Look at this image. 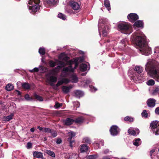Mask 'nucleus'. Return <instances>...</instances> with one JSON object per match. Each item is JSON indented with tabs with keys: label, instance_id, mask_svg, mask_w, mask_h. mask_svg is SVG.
<instances>
[{
	"label": "nucleus",
	"instance_id": "7ed1b4c3",
	"mask_svg": "<svg viewBox=\"0 0 159 159\" xmlns=\"http://www.w3.org/2000/svg\"><path fill=\"white\" fill-rule=\"evenodd\" d=\"M74 62L73 60H71L67 62L68 65H70L68 67H65L63 68L61 73V76L63 77H67L69 75H71L75 69H76L77 64L75 63V67L73 68L71 65Z\"/></svg>",
	"mask_w": 159,
	"mask_h": 159
},
{
	"label": "nucleus",
	"instance_id": "de8ad7c7",
	"mask_svg": "<svg viewBox=\"0 0 159 159\" xmlns=\"http://www.w3.org/2000/svg\"><path fill=\"white\" fill-rule=\"evenodd\" d=\"M142 115L143 117H147L148 116V113H147L146 111L144 110L142 113Z\"/></svg>",
	"mask_w": 159,
	"mask_h": 159
},
{
	"label": "nucleus",
	"instance_id": "4c0bfd02",
	"mask_svg": "<svg viewBox=\"0 0 159 159\" xmlns=\"http://www.w3.org/2000/svg\"><path fill=\"white\" fill-rule=\"evenodd\" d=\"M98 157V156L97 154H93L88 156L87 157L89 159H95Z\"/></svg>",
	"mask_w": 159,
	"mask_h": 159
},
{
	"label": "nucleus",
	"instance_id": "603ef678",
	"mask_svg": "<svg viewBox=\"0 0 159 159\" xmlns=\"http://www.w3.org/2000/svg\"><path fill=\"white\" fill-rule=\"evenodd\" d=\"M89 87L90 88V90L92 92H95L97 90V89L92 86L89 85Z\"/></svg>",
	"mask_w": 159,
	"mask_h": 159
},
{
	"label": "nucleus",
	"instance_id": "20e7f679",
	"mask_svg": "<svg viewBox=\"0 0 159 159\" xmlns=\"http://www.w3.org/2000/svg\"><path fill=\"white\" fill-rule=\"evenodd\" d=\"M98 26L99 34L102 32L103 36H106L109 31V28L104 24V21L102 18L99 19Z\"/></svg>",
	"mask_w": 159,
	"mask_h": 159
},
{
	"label": "nucleus",
	"instance_id": "bf43d9fd",
	"mask_svg": "<svg viewBox=\"0 0 159 159\" xmlns=\"http://www.w3.org/2000/svg\"><path fill=\"white\" fill-rule=\"evenodd\" d=\"M155 112L157 114L159 115V107H157L156 109Z\"/></svg>",
	"mask_w": 159,
	"mask_h": 159
},
{
	"label": "nucleus",
	"instance_id": "f704fd0d",
	"mask_svg": "<svg viewBox=\"0 0 159 159\" xmlns=\"http://www.w3.org/2000/svg\"><path fill=\"white\" fill-rule=\"evenodd\" d=\"M34 97L36 99L40 101H42L43 100V98L40 96L34 94Z\"/></svg>",
	"mask_w": 159,
	"mask_h": 159
},
{
	"label": "nucleus",
	"instance_id": "a878e982",
	"mask_svg": "<svg viewBox=\"0 0 159 159\" xmlns=\"http://www.w3.org/2000/svg\"><path fill=\"white\" fill-rule=\"evenodd\" d=\"M22 88L25 89H29L30 88V85L27 83H24L21 84Z\"/></svg>",
	"mask_w": 159,
	"mask_h": 159
},
{
	"label": "nucleus",
	"instance_id": "3c124183",
	"mask_svg": "<svg viewBox=\"0 0 159 159\" xmlns=\"http://www.w3.org/2000/svg\"><path fill=\"white\" fill-rule=\"evenodd\" d=\"M91 82V79H89L84 80L83 81V82L85 83L86 84H90Z\"/></svg>",
	"mask_w": 159,
	"mask_h": 159
},
{
	"label": "nucleus",
	"instance_id": "412c9836",
	"mask_svg": "<svg viewBox=\"0 0 159 159\" xmlns=\"http://www.w3.org/2000/svg\"><path fill=\"white\" fill-rule=\"evenodd\" d=\"M134 26L138 27L143 28V23L141 20H138L134 23Z\"/></svg>",
	"mask_w": 159,
	"mask_h": 159
},
{
	"label": "nucleus",
	"instance_id": "680f3d73",
	"mask_svg": "<svg viewBox=\"0 0 159 159\" xmlns=\"http://www.w3.org/2000/svg\"><path fill=\"white\" fill-rule=\"evenodd\" d=\"M111 157L109 156H105L103 157L102 159H110Z\"/></svg>",
	"mask_w": 159,
	"mask_h": 159
},
{
	"label": "nucleus",
	"instance_id": "37998d69",
	"mask_svg": "<svg viewBox=\"0 0 159 159\" xmlns=\"http://www.w3.org/2000/svg\"><path fill=\"white\" fill-rule=\"evenodd\" d=\"M46 2L47 3L52 4H54L57 2L55 0H46Z\"/></svg>",
	"mask_w": 159,
	"mask_h": 159
},
{
	"label": "nucleus",
	"instance_id": "338daca9",
	"mask_svg": "<svg viewBox=\"0 0 159 159\" xmlns=\"http://www.w3.org/2000/svg\"><path fill=\"white\" fill-rule=\"evenodd\" d=\"M37 127V128L38 129H39L40 130L43 131V127H40V126H38Z\"/></svg>",
	"mask_w": 159,
	"mask_h": 159
},
{
	"label": "nucleus",
	"instance_id": "6e6552de",
	"mask_svg": "<svg viewBox=\"0 0 159 159\" xmlns=\"http://www.w3.org/2000/svg\"><path fill=\"white\" fill-rule=\"evenodd\" d=\"M152 130L156 135L159 134V122L155 120L152 122L150 124Z\"/></svg>",
	"mask_w": 159,
	"mask_h": 159
},
{
	"label": "nucleus",
	"instance_id": "c03bdc74",
	"mask_svg": "<svg viewBox=\"0 0 159 159\" xmlns=\"http://www.w3.org/2000/svg\"><path fill=\"white\" fill-rule=\"evenodd\" d=\"M83 142L84 143H89L90 142V140L89 138L86 137L83 139Z\"/></svg>",
	"mask_w": 159,
	"mask_h": 159
},
{
	"label": "nucleus",
	"instance_id": "4468645a",
	"mask_svg": "<svg viewBox=\"0 0 159 159\" xmlns=\"http://www.w3.org/2000/svg\"><path fill=\"white\" fill-rule=\"evenodd\" d=\"M156 101L153 98H149L147 101L148 106L151 107H154L155 105Z\"/></svg>",
	"mask_w": 159,
	"mask_h": 159
},
{
	"label": "nucleus",
	"instance_id": "f257e3e1",
	"mask_svg": "<svg viewBox=\"0 0 159 159\" xmlns=\"http://www.w3.org/2000/svg\"><path fill=\"white\" fill-rule=\"evenodd\" d=\"M133 39L136 45L140 48L142 54L148 56L151 53V49L148 46L146 37L142 32L138 31L134 33Z\"/></svg>",
	"mask_w": 159,
	"mask_h": 159
},
{
	"label": "nucleus",
	"instance_id": "a211bd4d",
	"mask_svg": "<svg viewBox=\"0 0 159 159\" xmlns=\"http://www.w3.org/2000/svg\"><path fill=\"white\" fill-rule=\"evenodd\" d=\"M74 122V120L70 118L66 119L65 121V123L66 125H68L72 124Z\"/></svg>",
	"mask_w": 159,
	"mask_h": 159
},
{
	"label": "nucleus",
	"instance_id": "dca6fc26",
	"mask_svg": "<svg viewBox=\"0 0 159 159\" xmlns=\"http://www.w3.org/2000/svg\"><path fill=\"white\" fill-rule=\"evenodd\" d=\"M75 96L78 98H80L84 95V93L83 92L79 90H76L74 91Z\"/></svg>",
	"mask_w": 159,
	"mask_h": 159
},
{
	"label": "nucleus",
	"instance_id": "4be33fe9",
	"mask_svg": "<svg viewBox=\"0 0 159 159\" xmlns=\"http://www.w3.org/2000/svg\"><path fill=\"white\" fill-rule=\"evenodd\" d=\"M141 143V141L139 138L134 139L133 141V144L136 146H138L140 145Z\"/></svg>",
	"mask_w": 159,
	"mask_h": 159
},
{
	"label": "nucleus",
	"instance_id": "ea45409f",
	"mask_svg": "<svg viewBox=\"0 0 159 159\" xmlns=\"http://www.w3.org/2000/svg\"><path fill=\"white\" fill-rule=\"evenodd\" d=\"M148 85H153L155 84V81L152 79L149 80L147 83Z\"/></svg>",
	"mask_w": 159,
	"mask_h": 159
},
{
	"label": "nucleus",
	"instance_id": "a18cd8bd",
	"mask_svg": "<svg viewBox=\"0 0 159 159\" xmlns=\"http://www.w3.org/2000/svg\"><path fill=\"white\" fill-rule=\"evenodd\" d=\"M61 80L63 82V84L64 83L65 84H67L69 83L70 81V80L69 79L67 78H63Z\"/></svg>",
	"mask_w": 159,
	"mask_h": 159
},
{
	"label": "nucleus",
	"instance_id": "cd10ccee",
	"mask_svg": "<svg viewBox=\"0 0 159 159\" xmlns=\"http://www.w3.org/2000/svg\"><path fill=\"white\" fill-rule=\"evenodd\" d=\"M14 89V86L11 84H8L6 87V89L8 91H10Z\"/></svg>",
	"mask_w": 159,
	"mask_h": 159
},
{
	"label": "nucleus",
	"instance_id": "58836bf2",
	"mask_svg": "<svg viewBox=\"0 0 159 159\" xmlns=\"http://www.w3.org/2000/svg\"><path fill=\"white\" fill-rule=\"evenodd\" d=\"M124 120L125 121L131 122L133 121L134 119L132 117L129 116H127L125 118Z\"/></svg>",
	"mask_w": 159,
	"mask_h": 159
},
{
	"label": "nucleus",
	"instance_id": "473e14b6",
	"mask_svg": "<svg viewBox=\"0 0 159 159\" xmlns=\"http://www.w3.org/2000/svg\"><path fill=\"white\" fill-rule=\"evenodd\" d=\"M134 70L138 73H141L143 71L142 68L139 66H135Z\"/></svg>",
	"mask_w": 159,
	"mask_h": 159
},
{
	"label": "nucleus",
	"instance_id": "ddd939ff",
	"mask_svg": "<svg viewBox=\"0 0 159 159\" xmlns=\"http://www.w3.org/2000/svg\"><path fill=\"white\" fill-rule=\"evenodd\" d=\"M78 156L77 154L70 153L66 154L65 158L66 159H77Z\"/></svg>",
	"mask_w": 159,
	"mask_h": 159
},
{
	"label": "nucleus",
	"instance_id": "2eb2a0df",
	"mask_svg": "<svg viewBox=\"0 0 159 159\" xmlns=\"http://www.w3.org/2000/svg\"><path fill=\"white\" fill-rule=\"evenodd\" d=\"M128 133L132 135H135L139 134V131L138 129H135L134 130L132 129H129L128 130Z\"/></svg>",
	"mask_w": 159,
	"mask_h": 159
},
{
	"label": "nucleus",
	"instance_id": "1a4fd4ad",
	"mask_svg": "<svg viewBox=\"0 0 159 159\" xmlns=\"http://www.w3.org/2000/svg\"><path fill=\"white\" fill-rule=\"evenodd\" d=\"M119 131L118 127L116 125L112 126L110 129L111 134L113 136L117 135L119 132Z\"/></svg>",
	"mask_w": 159,
	"mask_h": 159
},
{
	"label": "nucleus",
	"instance_id": "79ce46f5",
	"mask_svg": "<svg viewBox=\"0 0 159 159\" xmlns=\"http://www.w3.org/2000/svg\"><path fill=\"white\" fill-rule=\"evenodd\" d=\"M58 16L59 18L63 20L66 19V16L64 14H63L62 13H59L58 14Z\"/></svg>",
	"mask_w": 159,
	"mask_h": 159
},
{
	"label": "nucleus",
	"instance_id": "052dcab7",
	"mask_svg": "<svg viewBox=\"0 0 159 159\" xmlns=\"http://www.w3.org/2000/svg\"><path fill=\"white\" fill-rule=\"evenodd\" d=\"M61 142V139H58L56 141V143L57 144H60Z\"/></svg>",
	"mask_w": 159,
	"mask_h": 159
},
{
	"label": "nucleus",
	"instance_id": "4d7b16f0",
	"mask_svg": "<svg viewBox=\"0 0 159 159\" xmlns=\"http://www.w3.org/2000/svg\"><path fill=\"white\" fill-rule=\"evenodd\" d=\"M154 52L159 53V47H156L155 48Z\"/></svg>",
	"mask_w": 159,
	"mask_h": 159
},
{
	"label": "nucleus",
	"instance_id": "9b49d317",
	"mask_svg": "<svg viewBox=\"0 0 159 159\" xmlns=\"http://www.w3.org/2000/svg\"><path fill=\"white\" fill-rule=\"evenodd\" d=\"M70 5L73 9L75 10H78L80 8V5L76 2L73 1H70Z\"/></svg>",
	"mask_w": 159,
	"mask_h": 159
},
{
	"label": "nucleus",
	"instance_id": "39448f33",
	"mask_svg": "<svg viewBox=\"0 0 159 159\" xmlns=\"http://www.w3.org/2000/svg\"><path fill=\"white\" fill-rule=\"evenodd\" d=\"M118 28L121 33L125 34H129L132 32L131 26L128 23H121L119 24Z\"/></svg>",
	"mask_w": 159,
	"mask_h": 159
},
{
	"label": "nucleus",
	"instance_id": "423d86ee",
	"mask_svg": "<svg viewBox=\"0 0 159 159\" xmlns=\"http://www.w3.org/2000/svg\"><path fill=\"white\" fill-rule=\"evenodd\" d=\"M39 2L40 0H30L28 5L29 9L34 12L37 11L39 9Z\"/></svg>",
	"mask_w": 159,
	"mask_h": 159
},
{
	"label": "nucleus",
	"instance_id": "864d4df0",
	"mask_svg": "<svg viewBox=\"0 0 159 159\" xmlns=\"http://www.w3.org/2000/svg\"><path fill=\"white\" fill-rule=\"evenodd\" d=\"M74 105L75 106L76 108H77L79 107L80 103L78 102L77 101L74 102Z\"/></svg>",
	"mask_w": 159,
	"mask_h": 159
},
{
	"label": "nucleus",
	"instance_id": "bb28decb",
	"mask_svg": "<svg viewBox=\"0 0 159 159\" xmlns=\"http://www.w3.org/2000/svg\"><path fill=\"white\" fill-rule=\"evenodd\" d=\"M75 133L72 131L69 132L68 133V136H69V138L67 139V140H71L75 136Z\"/></svg>",
	"mask_w": 159,
	"mask_h": 159
},
{
	"label": "nucleus",
	"instance_id": "0eeeda50",
	"mask_svg": "<svg viewBox=\"0 0 159 159\" xmlns=\"http://www.w3.org/2000/svg\"><path fill=\"white\" fill-rule=\"evenodd\" d=\"M54 70L49 71L46 75V77L49 84L51 86L53 87L54 88L56 85L53 84V83H55L57 82V78L56 77L54 76Z\"/></svg>",
	"mask_w": 159,
	"mask_h": 159
},
{
	"label": "nucleus",
	"instance_id": "774afa93",
	"mask_svg": "<svg viewBox=\"0 0 159 159\" xmlns=\"http://www.w3.org/2000/svg\"><path fill=\"white\" fill-rule=\"evenodd\" d=\"M30 130L31 132H34V130H35L34 128L33 127V128H31Z\"/></svg>",
	"mask_w": 159,
	"mask_h": 159
},
{
	"label": "nucleus",
	"instance_id": "8fccbe9b",
	"mask_svg": "<svg viewBox=\"0 0 159 159\" xmlns=\"http://www.w3.org/2000/svg\"><path fill=\"white\" fill-rule=\"evenodd\" d=\"M68 141H69L70 145V147H72L75 145V142L74 140H68Z\"/></svg>",
	"mask_w": 159,
	"mask_h": 159
},
{
	"label": "nucleus",
	"instance_id": "69168bd1",
	"mask_svg": "<svg viewBox=\"0 0 159 159\" xmlns=\"http://www.w3.org/2000/svg\"><path fill=\"white\" fill-rule=\"evenodd\" d=\"M84 60V58L83 57H80V62H83Z\"/></svg>",
	"mask_w": 159,
	"mask_h": 159
},
{
	"label": "nucleus",
	"instance_id": "f8f14e48",
	"mask_svg": "<svg viewBox=\"0 0 159 159\" xmlns=\"http://www.w3.org/2000/svg\"><path fill=\"white\" fill-rule=\"evenodd\" d=\"M60 65L57 66L55 68V69L49 71H51L52 70H54V75H55L56 73L62 67H64L66 65L65 63L64 62H60Z\"/></svg>",
	"mask_w": 159,
	"mask_h": 159
},
{
	"label": "nucleus",
	"instance_id": "09e8293b",
	"mask_svg": "<svg viewBox=\"0 0 159 159\" xmlns=\"http://www.w3.org/2000/svg\"><path fill=\"white\" fill-rule=\"evenodd\" d=\"M50 66L51 67H54L56 65V62L52 61H49Z\"/></svg>",
	"mask_w": 159,
	"mask_h": 159
},
{
	"label": "nucleus",
	"instance_id": "72a5a7b5",
	"mask_svg": "<svg viewBox=\"0 0 159 159\" xmlns=\"http://www.w3.org/2000/svg\"><path fill=\"white\" fill-rule=\"evenodd\" d=\"M39 52L40 54L42 55H44L45 53V50L44 48L41 47L39 48Z\"/></svg>",
	"mask_w": 159,
	"mask_h": 159
},
{
	"label": "nucleus",
	"instance_id": "aec40b11",
	"mask_svg": "<svg viewBox=\"0 0 159 159\" xmlns=\"http://www.w3.org/2000/svg\"><path fill=\"white\" fill-rule=\"evenodd\" d=\"M88 68V70H89V67L88 66L87 64H82L80 66V69L81 71H85Z\"/></svg>",
	"mask_w": 159,
	"mask_h": 159
},
{
	"label": "nucleus",
	"instance_id": "e433bc0d",
	"mask_svg": "<svg viewBox=\"0 0 159 159\" xmlns=\"http://www.w3.org/2000/svg\"><path fill=\"white\" fill-rule=\"evenodd\" d=\"M63 84V83L62 80L58 81L56 85V86L54 87V89L56 90L57 89H58L57 87L60 85H62Z\"/></svg>",
	"mask_w": 159,
	"mask_h": 159
},
{
	"label": "nucleus",
	"instance_id": "393cba45",
	"mask_svg": "<svg viewBox=\"0 0 159 159\" xmlns=\"http://www.w3.org/2000/svg\"><path fill=\"white\" fill-rule=\"evenodd\" d=\"M34 157L36 158H42L43 157L42 154L40 152H35L33 153Z\"/></svg>",
	"mask_w": 159,
	"mask_h": 159
},
{
	"label": "nucleus",
	"instance_id": "9d476101",
	"mask_svg": "<svg viewBox=\"0 0 159 159\" xmlns=\"http://www.w3.org/2000/svg\"><path fill=\"white\" fill-rule=\"evenodd\" d=\"M129 20L132 22H134L139 19V17L137 14L130 13L127 16Z\"/></svg>",
	"mask_w": 159,
	"mask_h": 159
},
{
	"label": "nucleus",
	"instance_id": "2f4dec72",
	"mask_svg": "<svg viewBox=\"0 0 159 159\" xmlns=\"http://www.w3.org/2000/svg\"><path fill=\"white\" fill-rule=\"evenodd\" d=\"M13 116V114H11L10 115L7 116H4V118L5 121H9L12 119V117Z\"/></svg>",
	"mask_w": 159,
	"mask_h": 159
},
{
	"label": "nucleus",
	"instance_id": "13d9d810",
	"mask_svg": "<svg viewBox=\"0 0 159 159\" xmlns=\"http://www.w3.org/2000/svg\"><path fill=\"white\" fill-rule=\"evenodd\" d=\"M110 151H109L108 149H106L104 150L103 152V153L105 154H107Z\"/></svg>",
	"mask_w": 159,
	"mask_h": 159
},
{
	"label": "nucleus",
	"instance_id": "c85d7f7f",
	"mask_svg": "<svg viewBox=\"0 0 159 159\" xmlns=\"http://www.w3.org/2000/svg\"><path fill=\"white\" fill-rule=\"evenodd\" d=\"M45 152L49 155L53 157H55V155L54 152L50 150H46Z\"/></svg>",
	"mask_w": 159,
	"mask_h": 159
},
{
	"label": "nucleus",
	"instance_id": "7c9ffc66",
	"mask_svg": "<svg viewBox=\"0 0 159 159\" xmlns=\"http://www.w3.org/2000/svg\"><path fill=\"white\" fill-rule=\"evenodd\" d=\"M71 80L73 83H76L78 82V79L76 75H72Z\"/></svg>",
	"mask_w": 159,
	"mask_h": 159
},
{
	"label": "nucleus",
	"instance_id": "6e6d98bb",
	"mask_svg": "<svg viewBox=\"0 0 159 159\" xmlns=\"http://www.w3.org/2000/svg\"><path fill=\"white\" fill-rule=\"evenodd\" d=\"M32 146V144L31 143L29 142L27 144V147L28 148H31Z\"/></svg>",
	"mask_w": 159,
	"mask_h": 159
},
{
	"label": "nucleus",
	"instance_id": "5fc2aeb1",
	"mask_svg": "<svg viewBox=\"0 0 159 159\" xmlns=\"http://www.w3.org/2000/svg\"><path fill=\"white\" fill-rule=\"evenodd\" d=\"M25 98L27 100H31V98L29 96L28 94H26L25 95Z\"/></svg>",
	"mask_w": 159,
	"mask_h": 159
},
{
	"label": "nucleus",
	"instance_id": "6ab92c4d",
	"mask_svg": "<svg viewBox=\"0 0 159 159\" xmlns=\"http://www.w3.org/2000/svg\"><path fill=\"white\" fill-rule=\"evenodd\" d=\"M84 120V118L82 116H80L75 119L74 122L76 123L81 124L83 123Z\"/></svg>",
	"mask_w": 159,
	"mask_h": 159
},
{
	"label": "nucleus",
	"instance_id": "49530a36",
	"mask_svg": "<svg viewBox=\"0 0 159 159\" xmlns=\"http://www.w3.org/2000/svg\"><path fill=\"white\" fill-rule=\"evenodd\" d=\"M50 133L53 137H55L57 135V132L53 130H52Z\"/></svg>",
	"mask_w": 159,
	"mask_h": 159
},
{
	"label": "nucleus",
	"instance_id": "c9c22d12",
	"mask_svg": "<svg viewBox=\"0 0 159 159\" xmlns=\"http://www.w3.org/2000/svg\"><path fill=\"white\" fill-rule=\"evenodd\" d=\"M159 93V86L156 87L153 90L152 94L153 95H156Z\"/></svg>",
	"mask_w": 159,
	"mask_h": 159
},
{
	"label": "nucleus",
	"instance_id": "0e129e2a",
	"mask_svg": "<svg viewBox=\"0 0 159 159\" xmlns=\"http://www.w3.org/2000/svg\"><path fill=\"white\" fill-rule=\"evenodd\" d=\"M61 106V105L59 103H57L55 105V107H59Z\"/></svg>",
	"mask_w": 159,
	"mask_h": 159
},
{
	"label": "nucleus",
	"instance_id": "5701e85b",
	"mask_svg": "<svg viewBox=\"0 0 159 159\" xmlns=\"http://www.w3.org/2000/svg\"><path fill=\"white\" fill-rule=\"evenodd\" d=\"M88 146L86 144L82 145L80 148V150L81 152H86L88 149Z\"/></svg>",
	"mask_w": 159,
	"mask_h": 159
},
{
	"label": "nucleus",
	"instance_id": "f3484780",
	"mask_svg": "<svg viewBox=\"0 0 159 159\" xmlns=\"http://www.w3.org/2000/svg\"><path fill=\"white\" fill-rule=\"evenodd\" d=\"M72 88V86H63L62 87V89L63 92L65 93L66 94L69 93L70 89Z\"/></svg>",
	"mask_w": 159,
	"mask_h": 159
},
{
	"label": "nucleus",
	"instance_id": "a19ab883",
	"mask_svg": "<svg viewBox=\"0 0 159 159\" xmlns=\"http://www.w3.org/2000/svg\"><path fill=\"white\" fill-rule=\"evenodd\" d=\"M52 129L48 128H43V131L45 133H51Z\"/></svg>",
	"mask_w": 159,
	"mask_h": 159
},
{
	"label": "nucleus",
	"instance_id": "f03ea898",
	"mask_svg": "<svg viewBox=\"0 0 159 159\" xmlns=\"http://www.w3.org/2000/svg\"><path fill=\"white\" fill-rule=\"evenodd\" d=\"M145 70L148 74L159 82V64L154 60L149 61L146 65Z\"/></svg>",
	"mask_w": 159,
	"mask_h": 159
},
{
	"label": "nucleus",
	"instance_id": "b1692460",
	"mask_svg": "<svg viewBox=\"0 0 159 159\" xmlns=\"http://www.w3.org/2000/svg\"><path fill=\"white\" fill-rule=\"evenodd\" d=\"M104 3L105 7L107 8L108 11H109L111 10L109 1L108 0H105Z\"/></svg>",
	"mask_w": 159,
	"mask_h": 159
},
{
	"label": "nucleus",
	"instance_id": "c756f323",
	"mask_svg": "<svg viewBox=\"0 0 159 159\" xmlns=\"http://www.w3.org/2000/svg\"><path fill=\"white\" fill-rule=\"evenodd\" d=\"M104 142L103 140H101L100 142L99 143H95V145H94V148L96 149H98V148H100V144H101L102 145H103Z\"/></svg>",
	"mask_w": 159,
	"mask_h": 159
},
{
	"label": "nucleus",
	"instance_id": "e2e57ef3",
	"mask_svg": "<svg viewBox=\"0 0 159 159\" xmlns=\"http://www.w3.org/2000/svg\"><path fill=\"white\" fill-rule=\"evenodd\" d=\"M155 151V149H152L150 151V156L152 157V154ZM152 158V157H151Z\"/></svg>",
	"mask_w": 159,
	"mask_h": 159
}]
</instances>
